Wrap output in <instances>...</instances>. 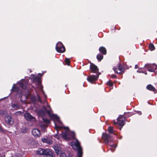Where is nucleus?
Here are the masks:
<instances>
[{
    "mask_svg": "<svg viewBox=\"0 0 157 157\" xmlns=\"http://www.w3.org/2000/svg\"><path fill=\"white\" fill-rule=\"evenodd\" d=\"M45 102L47 106H43L44 110H40L39 112V114L41 116H44L46 113H48L51 118L54 120L55 128L57 130L62 128H64L67 131L62 133V136L65 140H68L74 138L75 133L70 131L68 127H64L62 125V123L60 121L59 117L52 113L50 106L48 105L47 102Z\"/></svg>",
    "mask_w": 157,
    "mask_h": 157,
    "instance_id": "1",
    "label": "nucleus"
},
{
    "mask_svg": "<svg viewBox=\"0 0 157 157\" xmlns=\"http://www.w3.org/2000/svg\"><path fill=\"white\" fill-rule=\"evenodd\" d=\"M17 84L19 85L20 88L15 86V84H14L11 90L13 91H17V92L18 93L19 90L21 88L26 93L25 94L24 96L26 98V95H29V91L27 89V81L22 79L20 82L17 83Z\"/></svg>",
    "mask_w": 157,
    "mask_h": 157,
    "instance_id": "2",
    "label": "nucleus"
},
{
    "mask_svg": "<svg viewBox=\"0 0 157 157\" xmlns=\"http://www.w3.org/2000/svg\"><path fill=\"white\" fill-rule=\"evenodd\" d=\"M90 69L91 72L96 74V75H91L88 76L87 78V80L89 82L93 83V82L98 79L100 74L98 72V68L97 66L93 64H91Z\"/></svg>",
    "mask_w": 157,
    "mask_h": 157,
    "instance_id": "3",
    "label": "nucleus"
},
{
    "mask_svg": "<svg viewBox=\"0 0 157 157\" xmlns=\"http://www.w3.org/2000/svg\"><path fill=\"white\" fill-rule=\"evenodd\" d=\"M31 79L33 80V82L37 83L36 84V88H35V91L36 94H37L38 89L41 90L42 92L43 93H44V92L43 90V86L41 85V83L40 80V77L38 76H36L35 75H33ZM37 96L39 101L40 102H41V101L40 97L38 94H37Z\"/></svg>",
    "mask_w": 157,
    "mask_h": 157,
    "instance_id": "4",
    "label": "nucleus"
},
{
    "mask_svg": "<svg viewBox=\"0 0 157 157\" xmlns=\"http://www.w3.org/2000/svg\"><path fill=\"white\" fill-rule=\"evenodd\" d=\"M70 145L73 149L78 151V157H81L82 154V148L78 140H76L75 142H72L70 143Z\"/></svg>",
    "mask_w": 157,
    "mask_h": 157,
    "instance_id": "5",
    "label": "nucleus"
},
{
    "mask_svg": "<svg viewBox=\"0 0 157 157\" xmlns=\"http://www.w3.org/2000/svg\"><path fill=\"white\" fill-rule=\"evenodd\" d=\"M56 49L57 52L60 53H63L65 51L64 46L60 42H58L56 44Z\"/></svg>",
    "mask_w": 157,
    "mask_h": 157,
    "instance_id": "6",
    "label": "nucleus"
},
{
    "mask_svg": "<svg viewBox=\"0 0 157 157\" xmlns=\"http://www.w3.org/2000/svg\"><path fill=\"white\" fill-rule=\"evenodd\" d=\"M102 139L104 141V143L107 144L112 140L111 135L104 133L102 134Z\"/></svg>",
    "mask_w": 157,
    "mask_h": 157,
    "instance_id": "7",
    "label": "nucleus"
},
{
    "mask_svg": "<svg viewBox=\"0 0 157 157\" xmlns=\"http://www.w3.org/2000/svg\"><path fill=\"white\" fill-rule=\"evenodd\" d=\"M113 69L115 73L120 74H122L124 71V67L120 64L113 68Z\"/></svg>",
    "mask_w": 157,
    "mask_h": 157,
    "instance_id": "8",
    "label": "nucleus"
},
{
    "mask_svg": "<svg viewBox=\"0 0 157 157\" xmlns=\"http://www.w3.org/2000/svg\"><path fill=\"white\" fill-rule=\"evenodd\" d=\"M145 67H146L148 71L150 72H154L155 70L157 69V65L154 64H147L145 65Z\"/></svg>",
    "mask_w": 157,
    "mask_h": 157,
    "instance_id": "9",
    "label": "nucleus"
},
{
    "mask_svg": "<svg viewBox=\"0 0 157 157\" xmlns=\"http://www.w3.org/2000/svg\"><path fill=\"white\" fill-rule=\"evenodd\" d=\"M43 155L46 156V157H54L53 156V153L52 151L49 149H43Z\"/></svg>",
    "mask_w": 157,
    "mask_h": 157,
    "instance_id": "10",
    "label": "nucleus"
},
{
    "mask_svg": "<svg viewBox=\"0 0 157 157\" xmlns=\"http://www.w3.org/2000/svg\"><path fill=\"white\" fill-rule=\"evenodd\" d=\"M125 118L123 116H120L118 118H117V122H115V124H117L120 126L122 127L124 124V121Z\"/></svg>",
    "mask_w": 157,
    "mask_h": 157,
    "instance_id": "11",
    "label": "nucleus"
},
{
    "mask_svg": "<svg viewBox=\"0 0 157 157\" xmlns=\"http://www.w3.org/2000/svg\"><path fill=\"white\" fill-rule=\"evenodd\" d=\"M5 120V123L8 125H12L13 123V119L10 116H6Z\"/></svg>",
    "mask_w": 157,
    "mask_h": 157,
    "instance_id": "12",
    "label": "nucleus"
},
{
    "mask_svg": "<svg viewBox=\"0 0 157 157\" xmlns=\"http://www.w3.org/2000/svg\"><path fill=\"white\" fill-rule=\"evenodd\" d=\"M24 117L28 121H35V118L29 113H25L24 114Z\"/></svg>",
    "mask_w": 157,
    "mask_h": 157,
    "instance_id": "13",
    "label": "nucleus"
},
{
    "mask_svg": "<svg viewBox=\"0 0 157 157\" xmlns=\"http://www.w3.org/2000/svg\"><path fill=\"white\" fill-rule=\"evenodd\" d=\"M33 135L35 137H39L40 135L39 130L37 128L33 129L32 131Z\"/></svg>",
    "mask_w": 157,
    "mask_h": 157,
    "instance_id": "14",
    "label": "nucleus"
},
{
    "mask_svg": "<svg viewBox=\"0 0 157 157\" xmlns=\"http://www.w3.org/2000/svg\"><path fill=\"white\" fill-rule=\"evenodd\" d=\"M41 141L43 143H46L49 144H52L53 142V141L50 138L42 139Z\"/></svg>",
    "mask_w": 157,
    "mask_h": 157,
    "instance_id": "15",
    "label": "nucleus"
},
{
    "mask_svg": "<svg viewBox=\"0 0 157 157\" xmlns=\"http://www.w3.org/2000/svg\"><path fill=\"white\" fill-rule=\"evenodd\" d=\"M147 89L149 90H151L155 93L156 90L155 88L151 85L149 84L147 86Z\"/></svg>",
    "mask_w": 157,
    "mask_h": 157,
    "instance_id": "16",
    "label": "nucleus"
},
{
    "mask_svg": "<svg viewBox=\"0 0 157 157\" xmlns=\"http://www.w3.org/2000/svg\"><path fill=\"white\" fill-rule=\"evenodd\" d=\"M99 51L103 55H105L106 53V50L105 48L103 47H101L99 48Z\"/></svg>",
    "mask_w": 157,
    "mask_h": 157,
    "instance_id": "17",
    "label": "nucleus"
},
{
    "mask_svg": "<svg viewBox=\"0 0 157 157\" xmlns=\"http://www.w3.org/2000/svg\"><path fill=\"white\" fill-rule=\"evenodd\" d=\"M54 149L56 153L57 154H58L59 152L61 150V148L59 147V146L58 145L55 146L54 147Z\"/></svg>",
    "mask_w": 157,
    "mask_h": 157,
    "instance_id": "18",
    "label": "nucleus"
},
{
    "mask_svg": "<svg viewBox=\"0 0 157 157\" xmlns=\"http://www.w3.org/2000/svg\"><path fill=\"white\" fill-rule=\"evenodd\" d=\"M109 148L110 149L111 151L112 152H113L116 147L117 145L115 144H112V145H109ZM109 148V147H108Z\"/></svg>",
    "mask_w": 157,
    "mask_h": 157,
    "instance_id": "19",
    "label": "nucleus"
},
{
    "mask_svg": "<svg viewBox=\"0 0 157 157\" xmlns=\"http://www.w3.org/2000/svg\"><path fill=\"white\" fill-rule=\"evenodd\" d=\"M43 149L39 148L36 151V154L38 155H43Z\"/></svg>",
    "mask_w": 157,
    "mask_h": 157,
    "instance_id": "20",
    "label": "nucleus"
},
{
    "mask_svg": "<svg viewBox=\"0 0 157 157\" xmlns=\"http://www.w3.org/2000/svg\"><path fill=\"white\" fill-rule=\"evenodd\" d=\"M12 107L15 110H17L20 108V106L18 104H12Z\"/></svg>",
    "mask_w": 157,
    "mask_h": 157,
    "instance_id": "21",
    "label": "nucleus"
},
{
    "mask_svg": "<svg viewBox=\"0 0 157 157\" xmlns=\"http://www.w3.org/2000/svg\"><path fill=\"white\" fill-rule=\"evenodd\" d=\"M97 59L99 60V61H101L103 58V56L100 54H99L97 55Z\"/></svg>",
    "mask_w": 157,
    "mask_h": 157,
    "instance_id": "22",
    "label": "nucleus"
},
{
    "mask_svg": "<svg viewBox=\"0 0 157 157\" xmlns=\"http://www.w3.org/2000/svg\"><path fill=\"white\" fill-rule=\"evenodd\" d=\"M108 131L109 133L114 134V131L112 127H109L108 128Z\"/></svg>",
    "mask_w": 157,
    "mask_h": 157,
    "instance_id": "23",
    "label": "nucleus"
},
{
    "mask_svg": "<svg viewBox=\"0 0 157 157\" xmlns=\"http://www.w3.org/2000/svg\"><path fill=\"white\" fill-rule=\"evenodd\" d=\"M149 49L151 51H153L155 50V47L154 45L152 44H151L149 45Z\"/></svg>",
    "mask_w": 157,
    "mask_h": 157,
    "instance_id": "24",
    "label": "nucleus"
},
{
    "mask_svg": "<svg viewBox=\"0 0 157 157\" xmlns=\"http://www.w3.org/2000/svg\"><path fill=\"white\" fill-rule=\"evenodd\" d=\"M6 113V111L3 110H0V115L3 116Z\"/></svg>",
    "mask_w": 157,
    "mask_h": 157,
    "instance_id": "25",
    "label": "nucleus"
},
{
    "mask_svg": "<svg viewBox=\"0 0 157 157\" xmlns=\"http://www.w3.org/2000/svg\"><path fill=\"white\" fill-rule=\"evenodd\" d=\"M42 119L44 122L46 124H49L50 122V121L48 119L43 118Z\"/></svg>",
    "mask_w": 157,
    "mask_h": 157,
    "instance_id": "26",
    "label": "nucleus"
},
{
    "mask_svg": "<svg viewBox=\"0 0 157 157\" xmlns=\"http://www.w3.org/2000/svg\"><path fill=\"white\" fill-rule=\"evenodd\" d=\"M65 62L66 64L68 65H69L70 63V61L69 59L66 58L65 59Z\"/></svg>",
    "mask_w": 157,
    "mask_h": 157,
    "instance_id": "27",
    "label": "nucleus"
},
{
    "mask_svg": "<svg viewBox=\"0 0 157 157\" xmlns=\"http://www.w3.org/2000/svg\"><path fill=\"white\" fill-rule=\"evenodd\" d=\"M107 84L108 85H109V86H110V87H112V86L113 85V83L112 82L110 81H109L107 82Z\"/></svg>",
    "mask_w": 157,
    "mask_h": 157,
    "instance_id": "28",
    "label": "nucleus"
},
{
    "mask_svg": "<svg viewBox=\"0 0 157 157\" xmlns=\"http://www.w3.org/2000/svg\"><path fill=\"white\" fill-rule=\"evenodd\" d=\"M0 131H2V132H4V130H3V129L2 128V127L0 125Z\"/></svg>",
    "mask_w": 157,
    "mask_h": 157,
    "instance_id": "29",
    "label": "nucleus"
},
{
    "mask_svg": "<svg viewBox=\"0 0 157 157\" xmlns=\"http://www.w3.org/2000/svg\"><path fill=\"white\" fill-rule=\"evenodd\" d=\"M55 137L56 138H57V139H59V136H58V135H56L55 136Z\"/></svg>",
    "mask_w": 157,
    "mask_h": 157,
    "instance_id": "30",
    "label": "nucleus"
},
{
    "mask_svg": "<svg viewBox=\"0 0 157 157\" xmlns=\"http://www.w3.org/2000/svg\"><path fill=\"white\" fill-rule=\"evenodd\" d=\"M24 91H21V92H20V94H21V95L22 94H24Z\"/></svg>",
    "mask_w": 157,
    "mask_h": 157,
    "instance_id": "31",
    "label": "nucleus"
},
{
    "mask_svg": "<svg viewBox=\"0 0 157 157\" xmlns=\"http://www.w3.org/2000/svg\"><path fill=\"white\" fill-rule=\"evenodd\" d=\"M138 68V66L137 65H136L135 66V68L136 69L137 68Z\"/></svg>",
    "mask_w": 157,
    "mask_h": 157,
    "instance_id": "32",
    "label": "nucleus"
},
{
    "mask_svg": "<svg viewBox=\"0 0 157 157\" xmlns=\"http://www.w3.org/2000/svg\"><path fill=\"white\" fill-rule=\"evenodd\" d=\"M112 77L113 78H114L116 77V76L115 75H112Z\"/></svg>",
    "mask_w": 157,
    "mask_h": 157,
    "instance_id": "33",
    "label": "nucleus"
},
{
    "mask_svg": "<svg viewBox=\"0 0 157 157\" xmlns=\"http://www.w3.org/2000/svg\"><path fill=\"white\" fill-rule=\"evenodd\" d=\"M138 113L139 115H141L142 113L140 111H139L138 112Z\"/></svg>",
    "mask_w": 157,
    "mask_h": 157,
    "instance_id": "34",
    "label": "nucleus"
},
{
    "mask_svg": "<svg viewBox=\"0 0 157 157\" xmlns=\"http://www.w3.org/2000/svg\"><path fill=\"white\" fill-rule=\"evenodd\" d=\"M142 73H144L145 74V75H147V73L146 72L142 71Z\"/></svg>",
    "mask_w": 157,
    "mask_h": 157,
    "instance_id": "35",
    "label": "nucleus"
},
{
    "mask_svg": "<svg viewBox=\"0 0 157 157\" xmlns=\"http://www.w3.org/2000/svg\"><path fill=\"white\" fill-rule=\"evenodd\" d=\"M23 133H25L26 132V131L25 130V131H24L23 132Z\"/></svg>",
    "mask_w": 157,
    "mask_h": 157,
    "instance_id": "36",
    "label": "nucleus"
},
{
    "mask_svg": "<svg viewBox=\"0 0 157 157\" xmlns=\"http://www.w3.org/2000/svg\"><path fill=\"white\" fill-rule=\"evenodd\" d=\"M137 72H139V73H141L142 72V71H137Z\"/></svg>",
    "mask_w": 157,
    "mask_h": 157,
    "instance_id": "37",
    "label": "nucleus"
},
{
    "mask_svg": "<svg viewBox=\"0 0 157 157\" xmlns=\"http://www.w3.org/2000/svg\"><path fill=\"white\" fill-rule=\"evenodd\" d=\"M22 96L21 98V100H22Z\"/></svg>",
    "mask_w": 157,
    "mask_h": 157,
    "instance_id": "38",
    "label": "nucleus"
},
{
    "mask_svg": "<svg viewBox=\"0 0 157 157\" xmlns=\"http://www.w3.org/2000/svg\"><path fill=\"white\" fill-rule=\"evenodd\" d=\"M39 75H41V74H39Z\"/></svg>",
    "mask_w": 157,
    "mask_h": 157,
    "instance_id": "39",
    "label": "nucleus"
},
{
    "mask_svg": "<svg viewBox=\"0 0 157 157\" xmlns=\"http://www.w3.org/2000/svg\"><path fill=\"white\" fill-rule=\"evenodd\" d=\"M1 157H2V156H1Z\"/></svg>",
    "mask_w": 157,
    "mask_h": 157,
    "instance_id": "40",
    "label": "nucleus"
}]
</instances>
